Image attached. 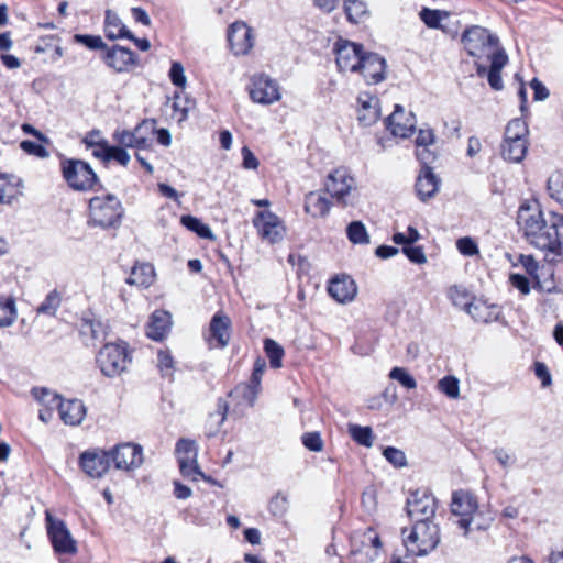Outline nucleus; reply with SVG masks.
Wrapping results in <instances>:
<instances>
[{"label":"nucleus","instance_id":"e433bc0d","mask_svg":"<svg viewBox=\"0 0 563 563\" xmlns=\"http://www.w3.org/2000/svg\"><path fill=\"white\" fill-rule=\"evenodd\" d=\"M265 369V360L258 357L254 363V368L249 379V406H253L254 401L262 391L261 382Z\"/></svg>","mask_w":563,"mask_h":563},{"label":"nucleus","instance_id":"9d476101","mask_svg":"<svg viewBox=\"0 0 563 563\" xmlns=\"http://www.w3.org/2000/svg\"><path fill=\"white\" fill-rule=\"evenodd\" d=\"M462 42L467 53L477 59L489 60L495 54L505 53L498 48V38L478 25L466 29L462 34Z\"/></svg>","mask_w":563,"mask_h":563},{"label":"nucleus","instance_id":"5fc2aeb1","mask_svg":"<svg viewBox=\"0 0 563 563\" xmlns=\"http://www.w3.org/2000/svg\"><path fill=\"white\" fill-rule=\"evenodd\" d=\"M438 389L449 398L456 399L460 396V383L454 376H444L438 382Z\"/></svg>","mask_w":563,"mask_h":563},{"label":"nucleus","instance_id":"4be33fe9","mask_svg":"<svg viewBox=\"0 0 563 563\" xmlns=\"http://www.w3.org/2000/svg\"><path fill=\"white\" fill-rule=\"evenodd\" d=\"M416 117L412 112L406 113L405 109L396 104L394 112L387 118V129L393 135L408 137L415 130Z\"/></svg>","mask_w":563,"mask_h":563},{"label":"nucleus","instance_id":"4468645a","mask_svg":"<svg viewBox=\"0 0 563 563\" xmlns=\"http://www.w3.org/2000/svg\"><path fill=\"white\" fill-rule=\"evenodd\" d=\"M334 54L340 71L357 73L365 52L363 45L340 37L334 44Z\"/></svg>","mask_w":563,"mask_h":563},{"label":"nucleus","instance_id":"37998d69","mask_svg":"<svg viewBox=\"0 0 563 563\" xmlns=\"http://www.w3.org/2000/svg\"><path fill=\"white\" fill-rule=\"evenodd\" d=\"M108 38L111 41H115L119 38H128L132 41L139 49L143 52L148 51L151 47V43L147 38H139L134 36V34L125 25H122L119 32L109 31Z\"/></svg>","mask_w":563,"mask_h":563},{"label":"nucleus","instance_id":"a211bd4d","mask_svg":"<svg viewBox=\"0 0 563 563\" xmlns=\"http://www.w3.org/2000/svg\"><path fill=\"white\" fill-rule=\"evenodd\" d=\"M79 467L91 478H101L110 468L109 451L96 448L80 453Z\"/></svg>","mask_w":563,"mask_h":563},{"label":"nucleus","instance_id":"b1692460","mask_svg":"<svg viewBox=\"0 0 563 563\" xmlns=\"http://www.w3.org/2000/svg\"><path fill=\"white\" fill-rule=\"evenodd\" d=\"M79 335L85 346L96 347L108 335V325L100 320L82 318L79 324Z\"/></svg>","mask_w":563,"mask_h":563},{"label":"nucleus","instance_id":"a19ab883","mask_svg":"<svg viewBox=\"0 0 563 563\" xmlns=\"http://www.w3.org/2000/svg\"><path fill=\"white\" fill-rule=\"evenodd\" d=\"M344 11L351 23H360L368 14L366 3L361 0H345Z\"/></svg>","mask_w":563,"mask_h":563},{"label":"nucleus","instance_id":"bb28decb","mask_svg":"<svg viewBox=\"0 0 563 563\" xmlns=\"http://www.w3.org/2000/svg\"><path fill=\"white\" fill-rule=\"evenodd\" d=\"M227 41L234 56L246 55V22L239 20L229 25Z\"/></svg>","mask_w":563,"mask_h":563},{"label":"nucleus","instance_id":"de8ad7c7","mask_svg":"<svg viewBox=\"0 0 563 563\" xmlns=\"http://www.w3.org/2000/svg\"><path fill=\"white\" fill-rule=\"evenodd\" d=\"M62 302L60 294L57 289H53L47 294L43 302L37 307L36 311L40 314L55 316Z\"/></svg>","mask_w":563,"mask_h":563},{"label":"nucleus","instance_id":"09e8293b","mask_svg":"<svg viewBox=\"0 0 563 563\" xmlns=\"http://www.w3.org/2000/svg\"><path fill=\"white\" fill-rule=\"evenodd\" d=\"M73 41L74 43L80 44L90 51H100L102 53L103 48H107V44L100 35L78 33L73 36Z\"/></svg>","mask_w":563,"mask_h":563},{"label":"nucleus","instance_id":"e2e57ef3","mask_svg":"<svg viewBox=\"0 0 563 563\" xmlns=\"http://www.w3.org/2000/svg\"><path fill=\"white\" fill-rule=\"evenodd\" d=\"M303 445L313 452H320L323 449V440L319 432H307L302 435Z\"/></svg>","mask_w":563,"mask_h":563},{"label":"nucleus","instance_id":"0eeeda50","mask_svg":"<svg viewBox=\"0 0 563 563\" xmlns=\"http://www.w3.org/2000/svg\"><path fill=\"white\" fill-rule=\"evenodd\" d=\"M439 542V527L432 520L416 521L409 534L404 538L407 551L417 556L432 552Z\"/></svg>","mask_w":563,"mask_h":563},{"label":"nucleus","instance_id":"4d7b16f0","mask_svg":"<svg viewBox=\"0 0 563 563\" xmlns=\"http://www.w3.org/2000/svg\"><path fill=\"white\" fill-rule=\"evenodd\" d=\"M449 298L455 307L463 308L467 311V307H471L473 303L470 302V296L466 290L460 287H452L449 290Z\"/></svg>","mask_w":563,"mask_h":563},{"label":"nucleus","instance_id":"8fccbe9b","mask_svg":"<svg viewBox=\"0 0 563 563\" xmlns=\"http://www.w3.org/2000/svg\"><path fill=\"white\" fill-rule=\"evenodd\" d=\"M174 99L175 100L172 106L173 110L174 112H179L177 120L178 122H183L187 120L189 111L195 108V101L188 96H185L183 100L180 92H175Z\"/></svg>","mask_w":563,"mask_h":563},{"label":"nucleus","instance_id":"dca6fc26","mask_svg":"<svg viewBox=\"0 0 563 563\" xmlns=\"http://www.w3.org/2000/svg\"><path fill=\"white\" fill-rule=\"evenodd\" d=\"M100 58L107 67L115 73H126L139 65V56L132 49L119 44L107 45V48H103L100 54Z\"/></svg>","mask_w":563,"mask_h":563},{"label":"nucleus","instance_id":"6e6d98bb","mask_svg":"<svg viewBox=\"0 0 563 563\" xmlns=\"http://www.w3.org/2000/svg\"><path fill=\"white\" fill-rule=\"evenodd\" d=\"M388 376L390 379L397 380L407 389H415L417 387L416 379L404 367H394L389 372Z\"/></svg>","mask_w":563,"mask_h":563},{"label":"nucleus","instance_id":"79ce46f5","mask_svg":"<svg viewBox=\"0 0 563 563\" xmlns=\"http://www.w3.org/2000/svg\"><path fill=\"white\" fill-rule=\"evenodd\" d=\"M264 351L269 360L271 367L277 369L283 366L285 351L280 344L273 339H266L264 341Z\"/></svg>","mask_w":563,"mask_h":563},{"label":"nucleus","instance_id":"603ef678","mask_svg":"<svg viewBox=\"0 0 563 563\" xmlns=\"http://www.w3.org/2000/svg\"><path fill=\"white\" fill-rule=\"evenodd\" d=\"M420 19L430 29H439L442 20L449 16L448 12L423 8L419 13Z\"/></svg>","mask_w":563,"mask_h":563},{"label":"nucleus","instance_id":"39448f33","mask_svg":"<svg viewBox=\"0 0 563 563\" xmlns=\"http://www.w3.org/2000/svg\"><path fill=\"white\" fill-rule=\"evenodd\" d=\"M325 192L342 207L355 206L358 201L356 180L344 167L331 172L324 180Z\"/></svg>","mask_w":563,"mask_h":563},{"label":"nucleus","instance_id":"338daca9","mask_svg":"<svg viewBox=\"0 0 563 563\" xmlns=\"http://www.w3.org/2000/svg\"><path fill=\"white\" fill-rule=\"evenodd\" d=\"M459 252L466 256H473L478 253V247L472 238L465 236L456 241Z\"/></svg>","mask_w":563,"mask_h":563},{"label":"nucleus","instance_id":"9b49d317","mask_svg":"<svg viewBox=\"0 0 563 563\" xmlns=\"http://www.w3.org/2000/svg\"><path fill=\"white\" fill-rule=\"evenodd\" d=\"M32 395L38 401L58 409L60 419L65 424L77 426L86 416V407L79 399L64 400L59 395L52 394L47 388H33Z\"/></svg>","mask_w":563,"mask_h":563},{"label":"nucleus","instance_id":"f704fd0d","mask_svg":"<svg viewBox=\"0 0 563 563\" xmlns=\"http://www.w3.org/2000/svg\"><path fill=\"white\" fill-rule=\"evenodd\" d=\"M331 208V201L320 191H311L305 198V211L314 218L325 217Z\"/></svg>","mask_w":563,"mask_h":563},{"label":"nucleus","instance_id":"1a4fd4ad","mask_svg":"<svg viewBox=\"0 0 563 563\" xmlns=\"http://www.w3.org/2000/svg\"><path fill=\"white\" fill-rule=\"evenodd\" d=\"M129 344L120 340L118 343H106L96 356V363L101 373L107 377L119 376L126 369L132 358L129 353Z\"/></svg>","mask_w":563,"mask_h":563},{"label":"nucleus","instance_id":"bf43d9fd","mask_svg":"<svg viewBox=\"0 0 563 563\" xmlns=\"http://www.w3.org/2000/svg\"><path fill=\"white\" fill-rule=\"evenodd\" d=\"M383 455L395 467H402V466H405L407 464L406 455L399 449H396V448H393V446H387L384 450Z\"/></svg>","mask_w":563,"mask_h":563},{"label":"nucleus","instance_id":"864d4df0","mask_svg":"<svg viewBox=\"0 0 563 563\" xmlns=\"http://www.w3.org/2000/svg\"><path fill=\"white\" fill-rule=\"evenodd\" d=\"M289 507V499L283 492H277L268 503V510L275 517H283Z\"/></svg>","mask_w":563,"mask_h":563},{"label":"nucleus","instance_id":"ddd939ff","mask_svg":"<svg viewBox=\"0 0 563 563\" xmlns=\"http://www.w3.org/2000/svg\"><path fill=\"white\" fill-rule=\"evenodd\" d=\"M45 522L47 536L56 553L73 554L77 552L76 541L64 520L55 518L51 511L46 510Z\"/></svg>","mask_w":563,"mask_h":563},{"label":"nucleus","instance_id":"393cba45","mask_svg":"<svg viewBox=\"0 0 563 563\" xmlns=\"http://www.w3.org/2000/svg\"><path fill=\"white\" fill-rule=\"evenodd\" d=\"M231 320L222 312H217L210 321L207 340L217 347H224L230 339Z\"/></svg>","mask_w":563,"mask_h":563},{"label":"nucleus","instance_id":"774afa93","mask_svg":"<svg viewBox=\"0 0 563 563\" xmlns=\"http://www.w3.org/2000/svg\"><path fill=\"white\" fill-rule=\"evenodd\" d=\"M519 262L523 266L526 272L539 283V279H540V276L538 274L539 264L534 260V257L532 255L521 254L519 257Z\"/></svg>","mask_w":563,"mask_h":563},{"label":"nucleus","instance_id":"f03ea898","mask_svg":"<svg viewBox=\"0 0 563 563\" xmlns=\"http://www.w3.org/2000/svg\"><path fill=\"white\" fill-rule=\"evenodd\" d=\"M89 220L92 227L117 229L121 225L124 208L121 200L113 194L95 196L88 203Z\"/></svg>","mask_w":563,"mask_h":563},{"label":"nucleus","instance_id":"f8f14e48","mask_svg":"<svg viewBox=\"0 0 563 563\" xmlns=\"http://www.w3.org/2000/svg\"><path fill=\"white\" fill-rule=\"evenodd\" d=\"M380 547L379 536L374 529L355 532L351 538V560L353 563H372L378 556Z\"/></svg>","mask_w":563,"mask_h":563},{"label":"nucleus","instance_id":"6e6552de","mask_svg":"<svg viewBox=\"0 0 563 563\" xmlns=\"http://www.w3.org/2000/svg\"><path fill=\"white\" fill-rule=\"evenodd\" d=\"M528 125L522 119H514L505 129L501 156L511 163H520L528 150Z\"/></svg>","mask_w":563,"mask_h":563},{"label":"nucleus","instance_id":"052dcab7","mask_svg":"<svg viewBox=\"0 0 563 563\" xmlns=\"http://www.w3.org/2000/svg\"><path fill=\"white\" fill-rule=\"evenodd\" d=\"M157 366L162 376H172L169 373L174 368V358L169 351L159 350L157 353Z\"/></svg>","mask_w":563,"mask_h":563},{"label":"nucleus","instance_id":"7ed1b4c3","mask_svg":"<svg viewBox=\"0 0 563 563\" xmlns=\"http://www.w3.org/2000/svg\"><path fill=\"white\" fill-rule=\"evenodd\" d=\"M251 202L260 208L252 219L258 236L271 244L280 242L285 236L286 228L283 220L269 210L271 201L267 198H252Z\"/></svg>","mask_w":563,"mask_h":563},{"label":"nucleus","instance_id":"a18cd8bd","mask_svg":"<svg viewBox=\"0 0 563 563\" xmlns=\"http://www.w3.org/2000/svg\"><path fill=\"white\" fill-rule=\"evenodd\" d=\"M16 317L15 301L13 298H0V328L11 325Z\"/></svg>","mask_w":563,"mask_h":563},{"label":"nucleus","instance_id":"f257e3e1","mask_svg":"<svg viewBox=\"0 0 563 563\" xmlns=\"http://www.w3.org/2000/svg\"><path fill=\"white\" fill-rule=\"evenodd\" d=\"M451 514L454 523L467 537L473 531H484L489 528L493 517L481 510L475 496L466 490H457L452 495Z\"/></svg>","mask_w":563,"mask_h":563},{"label":"nucleus","instance_id":"c9c22d12","mask_svg":"<svg viewBox=\"0 0 563 563\" xmlns=\"http://www.w3.org/2000/svg\"><path fill=\"white\" fill-rule=\"evenodd\" d=\"M467 313L477 322L488 323L498 320L500 309L497 306H488L485 302H476L467 307Z\"/></svg>","mask_w":563,"mask_h":563},{"label":"nucleus","instance_id":"c03bdc74","mask_svg":"<svg viewBox=\"0 0 563 563\" xmlns=\"http://www.w3.org/2000/svg\"><path fill=\"white\" fill-rule=\"evenodd\" d=\"M346 234L353 244H368L369 235L368 232L361 221H352L346 228Z\"/></svg>","mask_w":563,"mask_h":563},{"label":"nucleus","instance_id":"13d9d810","mask_svg":"<svg viewBox=\"0 0 563 563\" xmlns=\"http://www.w3.org/2000/svg\"><path fill=\"white\" fill-rule=\"evenodd\" d=\"M168 76L174 86L185 88L187 79L181 63L173 62L170 65Z\"/></svg>","mask_w":563,"mask_h":563},{"label":"nucleus","instance_id":"6ab92c4d","mask_svg":"<svg viewBox=\"0 0 563 563\" xmlns=\"http://www.w3.org/2000/svg\"><path fill=\"white\" fill-rule=\"evenodd\" d=\"M249 95L254 102L262 104H271L282 98L278 82L264 74L253 77Z\"/></svg>","mask_w":563,"mask_h":563},{"label":"nucleus","instance_id":"49530a36","mask_svg":"<svg viewBox=\"0 0 563 563\" xmlns=\"http://www.w3.org/2000/svg\"><path fill=\"white\" fill-rule=\"evenodd\" d=\"M349 432L352 439L361 445L371 448L374 443V435L371 427L350 424Z\"/></svg>","mask_w":563,"mask_h":563},{"label":"nucleus","instance_id":"2f4dec72","mask_svg":"<svg viewBox=\"0 0 563 563\" xmlns=\"http://www.w3.org/2000/svg\"><path fill=\"white\" fill-rule=\"evenodd\" d=\"M172 325V316L165 310H156L151 316L147 336L154 341H162Z\"/></svg>","mask_w":563,"mask_h":563},{"label":"nucleus","instance_id":"2eb2a0df","mask_svg":"<svg viewBox=\"0 0 563 563\" xmlns=\"http://www.w3.org/2000/svg\"><path fill=\"white\" fill-rule=\"evenodd\" d=\"M175 451L183 476L190 477L194 481H197L198 476L203 479L207 478L197 464L198 445L195 440L179 439Z\"/></svg>","mask_w":563,"mask_h":563},{"label":"nucleus","instance_id":"69168bd1","mask_svg":"<svg viewBox=\"0 0 563 563\" xmlns=\"http://www.w3.org/2000/svg\"><path fill=\"white\" fill-rule=\"evenodd\" d=\"M156 124V119H144L133 130L136 136L151 139L150 136L154 134Z\"/></svg>","mask_w":563,"mask_h":563},{"label":"nucleus","instance_id":"f3484780","mask_svg":"<svg viewBox=\"0 0 563 563\" xmlns=\"http://www.w3.org/2000/svg\"><path fill=\"white\" fill-rule=\"evenodd\" d=\"M435 497L427 489L412 492L407 498L408 516L416 521L431 520L437 510Z\"/></svg>","mask_w":563,"mask_h":563},{"label":"nucleus","instance_id":"58836bf2","mask_svg":"<svg viewBox=\"0 0 563 563\" xmlns=\"http://www.w3.org/2000/svg\"><path fill=\"white\" fill-rule=\"evenodd\" d=\"M180 223L189 231L196 233L201 239L214 240V235L210 227L203 223L197 217L185 214L180 218Z\"/></svg>","mask_w":563,"mask_h":563},{"label":"nucleus","instance_id":"72a5a7b5","mask_svg":"<svg viewBox=\"0 0 563 563\" xmlns=\"http://www.w3.org/2000/svg\"><path fill=\"white\" fill-rule=\"evenodd\" d=\"M155 278L154 267L150 263H136L130 273V276L125 279L126 284L131 286H137L148 288Z\"/></svg>","mask_w":563,"mask_h":563},{"label":"nucleus","instance_id":"cd10ccee","mask_svg":"<svg viewBox=\"0 0 563 563\" xmlns=\"http://www.w3.org/2000/svg\"><path fill=\"white\" fill-rule=\"evenodd\" d=\"M435 143V135L431 129H420L416 139V155L422 165H430L435 159V152L431 148Z\"/></svg>","mask_w":563,"mask_h":563},{"label":"nucleus","instance_id":"c756f323","mask_svg":"<svg viewBox=\"0 0 563 563\" xmlns=\"http://www.w3.org/2000/svg\"><path fill=\"white\" fill-rule=\"evenodd\" d=\"M360 108L357 119L364 126L374 124L379 117L378 99L368 93H361L357 98Z\"/></svg>","mask_w":563,"mask_h":563},{"label":"nucleus","instance_id":"a878e982","mask_svg":"<svg viewBox=\"0 0 563 563\" xmlns=\"http://www.w3.org/2000/svg\"><path fill=\"white\" fill-rule=\"evenodd\" d=\"M330 296L340 303L351 302L357 292L355 282L350 276L333 278L328 287Z\"/></svg>","mask_w":563,"mask_h":563},{"label":"nucleus","instance_id":"4c0bfd02","mask_svg":"<svg viewBox=\"0 0 563 563\" xmlns=\"http://www.w3.org/2000/svg\"><path fill=\"white\" fill-rule=\"evenodd\" d=\"M19 187H22V180L16 179L12 183L7 175H0V203L11 205L14 199L22 195Z\"/></svg>","mask_w":563,"mask_h":563},{"label":"nucleus","instance_id":"423d86ee","mask_svg":"<svg viewBox=\"0 0 563 563\" xmlns=\"http://www.w3.org/2000/svg\"><path fill=\"white\" fill-rule=\"evenodd\" d=\"M523 235L536 249L544 252V260L550 264H556L563 261V246L559 236L556 224H548L547 221L539 225V229H532Z\"/></svg>","mask_w":563,"mask_h":563},{"label":"nucleus","instance_id":"473e14b6","mask_svg":"<svg viewBox=\"0 0 563 563\" xmlns=\"http://www.w3.org/2000/svg\"><path fill=\"white\" fill-rule=\"evenodd\" d=\"M112 139L124 148L147 150L153 145L151 139L136 136L134 130L117 129Z\"/></svg>","mask_w":563,"mask_h":563},{"label":"nucleus","instance_id":"412c9836","mask_svg":"<svg viewBox=\"0 0 563 563\" xmlns=\"http://www.w3.org/2000/svg\"><path fill=\"white\" fill-rule=\"evenodd\" d=\"M545 222L544 213L538 200H525L517 212V223L523 234L528 231L533 233L532 229H539L540 224Z\"/></svg>","mask_w":563,"mask_h":563},{"label":"nucleus","instance_id":"20e7f679","mask_svg":"<svg viewBox=\"0 0 563 563\" xmlns=\"http://www.w3.org/2000/svg\"><path fill=\"white\" fill-rule=\"evenodd\" d=\"M60 172L67 185L76 191L86 192L102 188L99 177L90 164L82 159H62Z\"/></svg>","mask_w":563,"mask_h":563},{"label":"nucleus","instance_id":"c85d7f7f","mask_svg":"<svg viewBox=\"0 0 563 563\" xmlns=\"http://www.w3.org/2000/svg\"><path fill=\"white\" fill-rule=\"evenodd\" d=\"M489 62H490L489 70H487L486 66L476 62L477 73L479 76L487 75V79H488L490 87L495 90H500L504 87L500 71L504 68V66L507 64L508 57H507L506 53H498V54H495L494 58L489 59Z\"/></svg>","mask_w":563,"mask_h":563},{"label":"nucleus","instance_id":"680f3d73","mask_svg":"<svg viewBox=\"0 0 563 563\" xmlns=\"http://www.w3.org/2000/svg\"><path fill=\"white\" fill-rule=\"evenodd\" d=\"M20 147L27 154L34 155L40 158H45L48 156V151L44 145L36 143L31 140H24L20 143Z\"/></svg>","mask_w":563,"mask_h":563},{"label":"nucleus","instance_id":"5701e85b","mask_svg":"<svg viewBox=\"0 0 563 563\" xmlns=\"http://www.w3.org/2000/svg\"><path fill=\"white\" fill-rule=\"evenodd\" d=\"M386 62L376 53H365L360 70L367 84H378L385 79Z\"/></svg>","mask_w":563,"mask_h":563},{"label":"nucleus","instance_id":"ea45409f","mask_svg":"<svg viewBox=\"0 0 563 563\" xmlns=\"http://www.w3.org/2000/svg\"><path fill=\"white\" fill-rule=\"evenodd\" d=\"M229 410V404L222 399L219 398L217 402V409L213 412H210L207 419V426L209 427V435H213L218 430L219 427L223 423L225 420V416Z\"/></svg>","mask_w":563,"mask_h":563},{"label":"nucleus","instance_id":"3c124183","mask_svg":"<svg viewBox=\"0 0 563 563\" xmlns=\"http://www.w3.org/2000/svg\"><path fill=\"white\" fill-rule=\"evenodd\" d=\"M547 187L551 198L563 205V173L554 172L549 177Z\"/></svg>","mask_w":563,"mask_h":563},{"label":"nucleus","instance_id":"7c9ffc66","mask_svg":"<svg viewBox=\"0 0 563 563\" xmlns=\"http://www.w3.org/2000/svg\"><path fill=\"white\" fill-rule=\"evenodd\" d=\"M439 184L440 180L433 174L429 165H422V169L416 183V190L420 200L426 201L432 198L439 190Z\"/></svg>","mask_w":563,"mask_h":563},{"label":"nucleus","instance_id":"aec40b11","mask_svg":"<svg viewBox=\"0 0 563 563\" xmlns=\"http://www.w3.org/2000/svg\"><path fill=\"white\" fill-rule=\"evenodd\" d=\"M110 460L118 470L129 471L139 467L143 462L142 448L133 443H122L112 448Z\"/></svg>","mask_w":563,"mask_h":563},{"label":"nucleus","instance_id":"0e129e2a","mask_svg":"<svg viewBox=\"0 0 563 563\" xmlns=\"http://www.w3.org/2000/svg\"><path fill=\"white\" fill-rule=\"evenodd\" d=\"M402 252L409 258V261L415 264H424L427 262V256L422 246H415L413 244H409L402 247Z\"/></svg>","mask_w":563,"mask_h":563}]
</instances>
